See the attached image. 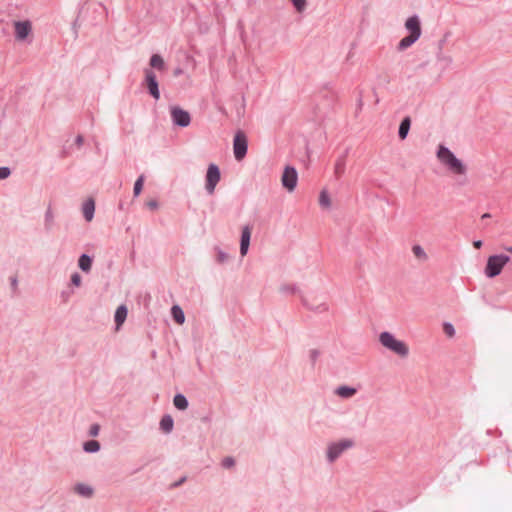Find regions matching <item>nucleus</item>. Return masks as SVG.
I'll return each mask as SVG.
<instances>
[{"label": "nucleus", "instance_id": "9", "mask_svg": "<svg viewBox=\"0 0 512 512\" xmlns=\"http://www.w3.org/2000/svg\"><path fill=\"white\" fill-rule=\"evenodd\" d=\"M15 38L18 41H24L32 32V25L30 21H16L14 22Z\"/></svg>", "mask_w": 512, "mask_h": 512}, {"label": "nucleus", "instance_id": "34", "mask_svg": "<svg viewBox=\"0 0 512 512\" xmlns=\"http://www.w3.org/2000/svg\"><path fill=\"white\" fill-rule=\"evenodd\" d=\"M99 429H100V427H99V425H98V424H94V425H92V426L90 427V435H91V436H97V435H98V433H99Z\"/></svg>", "mask_w": 512, "mask_h": 512}, {"label": "nucleus", "instance_id": "27", "mask_svg": "<svg viewBox=\"0 0 512 512\" xmlns=\"http://www.w3.org/2000/svg\"><path fill=\"white\" fill-rule=\"evenodd\" d=\"M143 184H144V176L141 175V176H139V178L136 180V182L134 184V189H133L134 196H136V197L139 196V194L142 191Z\"/></svg>", "mask_w": 512, "mask_h": 512}, {"label": "nucleus", "instance_id": "31", "mask_svg": "<svg viewBox=\"0 0 512 512\" xmlns=\"http://www.w3.org/2000/svg\"><path fill=\"white\" fill-rule=\"evenodd\" d=\"M146 206L151 210H155L158 208V202L155 199H150L146 202Z\"/></svg>", "mask_w": 512, "mask_h": 512}, {"label": "nucleus", "instance_id": "25", "mask_svg": "<svg viewBox=\"0 0 512 512\" xmlns=\"http://www.w3.org/2000/svg\"><path fill=\"white\" fill-rule=\"evenodd\" d=\"M99 449H100V444L96 440H91L84 444V450L86 452H89V453L97 452Z\"/></svg>", "mask_w": 512, "mask_h": 512}, {"label": "nucleus", "instance_id": "18", "mask_svg": "<svg viewBox=\"0 0 512 512\" xmlns=\"http://www.w3.org/2000/svg\"><path fill=\"white\" fill-rule=\"evenodd\" d=\"M74 491L84 497H91L93 494V489L86 484H77L74 487Z\"/></svg>", "mask_w": 512, "mask_h": 512}, {"label": "nucleus", "instance_id": "21", "mask_svg": "<svg viewBox=\"0 0 512 512\" xmlns=\"http://www.w3.org/2000/svg\"><path fill=\"white\" fill-rule=\"evenodd\" d=\"M319 204L324 209L331 207V198L326 190H322L319 195Z\"/></svg>", "mask_w": 512, "mask_h": 512}, {"label": "nucleus", "instance_id": "13", "mask_svg": "<svg viewBox=\"0 0 512 512\" xmlns=\"http://www.w3.org/2000/svg\"><path fill=\"white\" fill-rule=\"evenodd\" d=\"M83 215L85 219L90 222L93 219L94 211H95V202L92 198L88 199L83 204Z\"/></svg>", "mask_w": 512, "mask_h": 512}, {"label": "nucleus", "instance_id": "20", "mask_svg": "<svg viewBox=\"0 0 512 512\" xmlns=\"http://www.w3.org/2000/svg\"><path fill=\"white\" fill-rule=\"evenodd\" d=\"M410 124H411V121H410L409 117H406L402 120L400 127H399V137L402 140L406 138V136L409 132V129H410Z\"/></svg>", "mask_w": 512, "mask_h": 512}, {"label": "nucleus", "instance_id": "2", "mask_svg": "<svg viewBox=\"0 0 512 512\" xmlns=\"http://www.w3.org/2000/svg\"><path fill=\"white\" fill-rule=\"evenodd\" d=\"M405 29L409 32V35L402 38L398 43V50L404 51L410 46H412L422 34L421 30V22L418 16L414 15L406 19L405 21Z\"/></svg>", "mask_w": 512, "mask_h": 512}, {"label": "nucleus", "instance_id": "35", "mask_svg": "<svg viewBox=\"0 0 512 512\" xmlns=\"http://www.w3.org/2000/svg\"><path fill=\"white\" fill-rule=\"evenodd\" d=\"M473 247L475 249H480L482 247V241L481 240H476L473 242Z\"/></svg>", "mask_w": 512, "mask_h": 512}, {"label": "nucleus", "instance_id": "37", "mask_svg": "<svg viewBox=\"0 0 512 512\" xmlns=\"http://www.w3.org/2000/svg\"><path fill=\"white\" fill-rule=\"evenodd\" d=\"M504 249H505L507 252L512 253V246L504 247Z\"/></svg>", "mask_w": 512, "mask_h": 512}, {"label": "nucleus", "instance_id": "17", "mask_svg": "<svg viewBox=\"0 0 512 512\" xmlns=\"http://www.w3.org/2000/svg\"><path fill=\"white\" fill-rule=\"evenodd\" d=\"M171 313H172L173 319L175 320V322L177 324L182 325L184 323L185 316H184L182 309L179 306L174 305L171 309Z\"/></svg>", "mask_w": 512, "mask_h": 512}, {"label": "nucleus", "instance_id": "22", "mask_svg": "<svg viewBox=\"0 0 512 512\" xmlns=\"http://www.w3.org/2000/svg\"><path fill=\"white\" fill-rule=\"evenodd\" d=\"M173 403L177 409L185 410L188 407V401L185 396L177 394L174 397Z\"/></svg>", "mask_w": 512, "mask_h": 512}, {"label": "nucleus", "instance_id": "12", "mask_svg": "<svg viewBox=\"0 0 512 512\" xmlns=\"http://www.w3.org/2000/svg\"><path fill=\"white\" fill-rule=\"evenodd\" d=\"M251 232H252L251 227H249V226H245L242 229L241 243H240L241 256H245L248 252V248L250 245Z\"/></svg>", "mask_w": 512, "mask_h": 512}, {"label": "nucleus", "instance_id": "38", "mask_svg": "<svg viewBox=\"0 0 512 512\" xmlns=\"http://www.w3.org/2000/svg\"><path fill=\"white\" fill-rule=\"evenodd\" d=\"M318 308H322V310H327V306L325 304H321Z\"/></svg>", "mask_w": 512, "mask_h": 512}, {"label": "nucleus", "instance_id": "3", "mask_svg": "<svg viewBox=\"0 0 512 512\" xmlns=\"http://www.w3.org/2000/svg\"><path fill=\"white\" fill-rule=\"evenodd\" d=\"M381 345L400 358H406L409 355V346L406 342L396 338L390 332H382L379 335Z\"/></svg>", "mask_w": 512, "mask_h": 512}, {"label": "nucleus", "instance_id": "30", "mask_svg": "<svg viewBox=\"0 0 512 512\" xmlns=\"http://www.w3.org/2000/svg\"><path fill=\"white\" fill-rule=\"evenodd\" d=\"M235 464V461L233 458L231 457H226L223 462H222V465L225 467V468H231L233 467Z\"/></svg>", "mask_w": 512, "mask_h": 512}, {"label": "nucleus", "instance_id": "16", "mask_svg": "<svg viewBox=\"0 0 512 512\" xmlns=\"http://www.w3.org/2000/svg\"><path fill=\"white\" fill-rule=\"evenodd\" d=\"M412 253L414 257L420 262H426L429 259L428 254L424 248L418 244L412 247Z\"/></svg>", "mask_w": 512, "mask_h": 512}, {"label": "nucleus", "instance_id": "10", "mask_svg": "<svg viewBox=\"0 0 512 512\" xmlns=\"http://www.w3.org/2000/svg\"><path fill=\"white\" fill-rule=\"evenodd\" d=\"M145 84L149 90V93L158 100L160 98V92L158 89V82L155 73L151 69L145 70Z\"/></svg>", "mask_w": 512, "mask_h": 512}, {"label": "nucleus", "instance_id": "23", "mask_svg": "<svg viewBox=\"0 0 512 512\" xmlns=\"http://www.w3.org/2000/svg\"><path fill=\"white\" fill-rule=\"evenodd\" d=\"M78 263H79V267L85 272H88L91 269L92 260L88 255H85V254L82 255L79 258Z\"/></svg>", "mask_w": 512, "mask_h": 512}, {"label": "nucleus", "instance_id": "8", "mask_svg": "<svg viewBox=\"0 0 512 512\" xmlns=\"http://www.w3.org/2000/svg\"><path fill=\"white\" fill-rule=\"evenodd\" d=\"M298 175L295 168L287 166L281 177L282 185L288 192H293L296 188Z\"/></svg>", "mask_w": 512, "mask_h": 512}, {"label": "nucleus", "instance_id": "6", "mask_svg": "<svg viewBox=\"0 0 512 512\" xmlns=\"http://www.w3.org/2000/svg\"><path fill=\"white\" fill-rule=\"evenodd\" d=\"M220 179L221 173L219 167L216 164H210L205 176V189L208 194L212 195L214 193Z\"/></svg>", "mask_w": 512, "mask_h": 512}, {"label": "nucleus", "instance_id": "32", "mask_svg": "<svg viewBox=\"0 0 512 512\" xmlns=\"http://www.w3.org/2000/svg\"><path fill=\"white\" fill-rule=\"evenodd\" d=\"M71 282L75 286H80V284H81V276L78 273L73 274L72 277H71Z\"/></svg>", "mask_w": 512, "mask_h": 512}, {"label": "nucleus", "instance_id": "5", "mask_svg": "<svg viewBox=\"0 0 512 512\" xmlns=\"http://www.w3.org/2000/svg\"><path fill=\"white\" fill-rule=\"evenodd\" d=\"M354 441L351 439H342L331 443L327 449V457L330 462L335 461L344 451L353 447Z\"/></svg>", "mask_w": 512, "mask_h": 512}, {"label": "nucleus", "instance_id": "11", "mask_svg": "<svg viewBox=\"0 0 512 512\" xmlns=\"http://www.w3.org/2000/svg\"><path fill=\"white\" fill-rule=\"evenodd\" d=\"M171 116L173 122L179 126L186 127L190 124L191 119L189 113L179 107H173L171 109Z\"/></svg>", "mask_w": 512, "mask_h": 512}, {"label": "nucleus", "instance_id": "7", "mask_svg": "<svg viewBox=\"0 0 512 512\" xmlns=\"http://www.w3.org/2000/svg\"><path fill=\"white\" fill-rule=\"evenodd\" d=\"M233 151L235 158L240 161L247 153V138L244 132L238 131L233 141Z\"/></svg>", "mask_w": 512, "mask_h": 512}, {"label": "nucleus", "instance_id": "15", "mask_svg": "<svg viewBox=\"0 0 512 512\" xmlns=\"http://www.w3.org/2000/svg\"><path fill=\"white\" fill-rule=\"evenodd\" d=\"M149 64L152 68H155L159 71L165 70L164 59L159 54H153L150 58Z\"/></svg>", "mask_w": 512, "mask_h": 512}, {"label": "nucleus", "instance_id": "1", "mask_svg": "<svg viewBox=\"0 0 512 512\" xmlns=\"http://www.w3.org/2000/svg\"><path fill=\"white\" fill-rule=\"evenodd\" d=\"M437 158L446 169L454 175L463 176L467 172L465 164L458 159L447 147L440 145Z\"/></svg>", "mask_w": 512, "mask_h": 512}, {"label": "nucleus", "instance_id": "19", "mask_svg": "<svg viewBox=\"0 0 512 512\" xmlns=\"http://www.w3.org/2000/svg\"><path fill=\"white\" fill-rule=\"evenodd\" d=\"M356 389L348 386H340L336 390V394L343 398H350L355 395Z\"/></svg>", "mask_w": 512, "mask_h": 512}, {"label": "nucleus", "instance_id": "26", "mask_svg": "<svg viewBox=\"0 0 512 512\" xmlns=\"http://www.w3.org/2000/svg\"><path fill=\"white\" fill-rule=\"evenodd\" d=\"M289 1L292 3L295 10L299 13H302L306 9L307 0H289Z\"/></svg>", "mask_w": 512, "mask_h": 512}, {"label": "nucleus", "instance_id": "24", "mask_svg": "<svg viewBox=\"0 0 512 512\" xmlns=\"http://www.w3.org/2000/svg\"><path fill=\"white\" fill-rule=\"evenodd\" d=\"M161 429L170 432L173 428V419L170 416H164L160 422Z\"/></svg>", "mask_w": 512, "mask_h": 512}, {"label": "nucleus", "instance_id": "4", "mask_svg": "<svg viewBox=\"0 0 512 512\" xmlns=\"http://www.w3.org/2000/svg\"><path fill=\"white\" fill-rule=\"evenodd\" d=\"M510 261V258L504 254L492 255L487 259V263L484 269L485 275L488 278H494L498 276L504 266Z\"/></svg>", "mask_w": 512, "mask_h": 512}, {"label": "nucleus", "instance_id": "36", "mask_svg": "<svg viewBox=\"0 0 512 512\" xmlns=\"http://www.w3.org/2000/svg\"><path fill=\"white\" fill-rule=\"evenodd\" d=\"M490 217H491V215H490L489 213H484V214L481 216V218H482V219H486V218H490Z\"/></svg>", "mask_w": 512, "mask_h": 512}, {"label": "nucleus", "instance_id": "14", "mask_svg": "<svg viewBox=\"0 0 512 512\" xmlns=\"http://www.w3.org/2000/svg\"><path fill=\"white\" fill-rule=\"evenodd\" d=\"M127 317V308L124 305H121L117 308L115 313V322H116V329L118 330L120 326L124 323Z\"/></svg>", "mask_w": 512, "mask_h": 512}, {"label": "nucleus", "instance_id": "28", "mask_svg": "<svg viewBox=\"0 0 512 512\" xmlns=\"http://www.w3.org/2000/svg\"><path fill=\"white\" fill-rule=\"evenodd\" d=\"M345 172V162L344 160H339L336 162L334 167V173L337 177H341Z\"/></svg>", "mask_w": 512, "mask_h": 512}, {"label": "nucleus", "instance_id": "33", "mask_svg": "<svg viewBox=\"0 0 512 512\" xmlns=\"http://www.w3.org/2000/svg\"><path fill=\"white\" fill-rule=\"evenodd\" d=\"M10 175V170L6 167L0 168V179H5Z\"/></svg>", "mask_w": 512, "mask_h": 512}, {"label": "nucleus", "instance_id": "29", "mask_svg": "<svg viewBox=\"0 0 512 512\" xmlns=\"http://www.w3.org/2000/svg\"><path fill=\"white\" fill-rule=\"evenodd\" d=\"M443 331L450 338H452L455 335V329L453 325L450 323H444Z\"/></svg>", "mask_w": 512, "mask_h": 512}]
</instances>
